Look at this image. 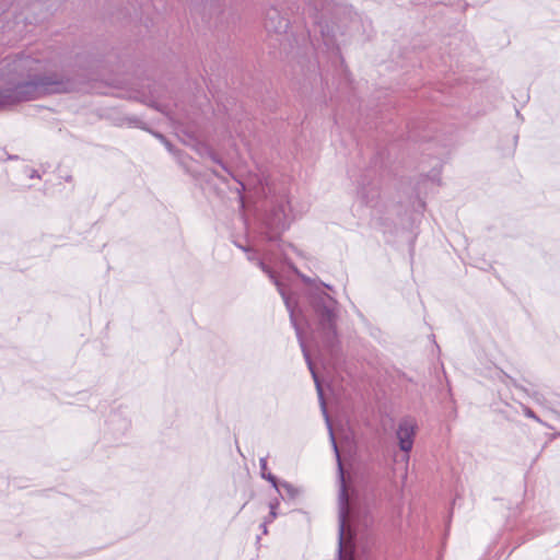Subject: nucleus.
Instances as JSON below:
<instances>
[{
	"label": "nucleus",
	"mask_w": 560,
	"mask_h": 560,
	"mask_svg": "<svg viewBox=\"0 0 560 560\" xmlns=\"http://www.w3.org/2000/svg\"><path fill=\"white\" fill-rule=\"evenodd\" d=\"M2 105V103L0 102V106Z\"/></svg>",
	"instance_id": "f03ea898"
},
{
	"label": "nucleus",
	"mask_w": 560,
	"mask_h": 560,
	"mask_svg": "<svg viewBox=\"0 0 560 560\" xmlns=\"http://www.w3.org/2000/svg\"><path fill=\"white\" fill-rule=\"evenodd\" d=\"M416 425L412 421H402L397 430V438L399 440V446L402 451L409 452L413 445Z\"/></svg>",
	"instance_id": "f257e3e1"
}]
</instances>
